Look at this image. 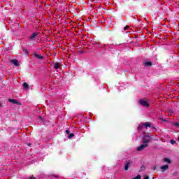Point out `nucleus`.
<instances>
[{
    "instance_id": "nucleus-1",
    "label": "nucleus",
    "mask_w": 179,
    "mask_h": 179,
    "mask_svg": "<svg viewBox=\"0 0 179 179\" xmlns=\"http://www.w3.org/2000/svg\"><path fill=\"white\" fill-rule=\"evenodd\" d=\"M153 135H146L145 134L143 137V142L144 143L145 145H148L150 141H152Z\"/></svg>"
},
{
    "instance_id": "nucleus-2",
    "label": "nucleus",
    "mask_w": 179,
    "mask_h": 179,
    "mask_svg": "<svg viewBox=\"0 0 179 179\" xmlns=\"http://www.w3.org/2000/svg\"><path fill=\"white\" fill-rule=\"evenodd\" d=\"M138 104L140 106H142L143 107H149L150 106V103H149V100L148 99H140L138 101Z\"/></svg>"
},
{
    "instance_id": "nucleus-3",
    "label": "nucleus",
    "mask_w": 179,
    "mask_h": 179,
    "mask_svg": "<svg viewBox=\"0 0 179 179\" xmlns=\"http://www.w3.org/2000/svg\"><path fill=\"white\" fill-rule=\"evenodd\" d=\"M150 122L141 123L138 125V131H141L143 128H150Z\"/></svg>"
},
{
    "instance_id": "nucleus-4",
    "label": "nucleus",
    "mask_w": 179,
    "mask_h": 179,
    "mask_svg": "<svg viewBox=\"0 0 179 179\" xmlns=\"http://www.w3.org/2000/svg\"><path fill=\"white\" fill-rule=\"evenodd\" d=\"M145 148H148V144H142L137 148V152H142Z\"/></svg>"
},
{
    "instance_id": "nucleus-5",
    "label": "nucleus",
    "mask_w": 179,
    "mask_h": 179,
    "mask_svg": "<svg viewBox=\"0 0 179 179\" xmlns=\"http://www.w3.org/2000/svg\"><path fill=\"white\" fill-rule=\"evenodd\" d=\"M37 36H38V32H34L30 36V40H36L37 38Z\"/></svg>"
},
{
    "instance_id": "nucleus-6",
    "label": "nucleus",
    "mask_w": 179,
    "mask_h": 179,
    "mask_svg": "<svg viewBox=\"0 0 179 179\" xmlns=\"http://www.w3.org/2000/svg\"><path fill=\"white\" fill-rule=\"evenodd\" d=\"M34 57H35V58H37L38 59H44V57H43L41 55L38 54V53H34Z\"/></svg>"
},
{
    "instance_id": "nucleus-7",
    "label": "nucleus",
    "mask_w": 179,
    "mask_h": 179,
    "mask_svg": "<svg viewBox=\"0 0 179 179\" xmlns=\"http://www.w3.org/2000/svg\"><path fill=\"white\" fill-rule=\"evenodd\" d=\"M9 103H13V104H20V102L17 101L16 99H8Z\"/></svg>"
},
{
    "instance_id": "nucleus-8",
    "label": "nucleus",
    "mask_w": 179,
    "mask_h": 179,
    "mask_svg": "<svg viewBox=\"0 0 179 179\" xmlns=\"http://www.w3.org/2000/svg\"><path fill=\"white\" fill-rule=\"evenodd\" d=\"M10 63L13 64V65H15V66H19V62L16 59L10 60Z\"/></svg>"
},
{
    "instance_id": "nucleus-9",
    "label": "nucleus",
    "mask_w": 179,
    "mask_h": 179,
    "mask_svg": "<svg viewBox=\"0 0 179 179\" xmlns=\"http://www.w3.org/2000/svg\"><path fill=\"white\" fill-rule=\"evenodd\" d=\"M129 164H131L130 162H127L125 163V164H124L125 171H127V170H128V169H129Z\"/></svg>"
},
{
    "instance_id": "nucleus-10",
    "label": "nucleus",
    "mask_w": 179,
    "mask_h": 179,
    "mask_svg": "<svg viewBox=\"0 0 179 179\" xmlns=\"http://www.w3.org/2000/svg\"><path fill=\"white\" fill-rule=\"evenodd\" d=\"M168 169H169V165H164L161 166V170L162 171V172L166 171V170H167Z\"/></svg>"
},
{
    "instance_id": "nucleus-11",
    "label": "nucleus",
    "mask_w": 179,
    "mask_h": 179,
    "mask_svg": "<svg viewBox=\"0 0 179 179\" xmlns=\"http://www.w3.org/2000/svg\"><path fill=\"white\" fill-rule=\"evenodd\" d=\"M61 66V63L57 62L55 64V69H59Z\"/></svg>"
},
{
    "instance_id": "nucleus-12",
    "label": "nucleus",
    "mask_w": 179,
    "mask_h": 179,
    "mask_svg": "<svg viewBox=\"0 0 179 179\" xmlns=\"http://www.w3.org/2000/svg\"><path fill=\"white\" fill-rule=\"evenodd\" d=\"M145 66H152V62H147L144 63Z\"/></svg>"
},
{
    "instance_id": "nucleus-13",
    "label": "nucleus",
    "mask_w": 179,
    "mask_h": 179,
    "mask_svg": "<svg viewBox=\"0 0 179 179\" xmlns=\"http://www.w3.org/2000/svg\"><path fill=\"white\" fill-rule=\"evenodd\" d=\"M73 136H75V134L73 133H71L68 135V138L71 139V138H73Z\"/></svg>"
},
{
    "instance_id": "nucleus-14",
    "label": "nucleus",
    "mask_w": 179,
    "mask_h": 179,
    "mask_svg": "<svg viewBox=\"0 0 179 179\" xmlns=\"http://www.w3.org/2000/svg\"><path fill=\"white\" fill-rule=\"evenodd\" d=\"M164 162H165L166 163H169V164L170 163H171V161H170V159L169 158L164 159Z\"/></svg>"
},
{
    "instance_id": "nucleus-15",
    "label": "nucleus",
    "mask_w": 179,
    "mask_h": 179,
    "mask_svg": "<svg viewBox=\"0 0 179 179\" xmlns=\"http://www.w3.org/2000/svg\"><path fill=\"white\" fill-rule=\"evenodd\" d=\"M23 86L24 89H29V85L27 83H24Z\"/></svg>"
},
{
    "instance_id": "nucleus-16",
    "label": "nucleus",
    "mask_w": 179,
    "mask_h": 179,
    "mask_svg": "<svg viewBox=\"0 0 179 179\" xmlns=\"http://www.w3.org/2000/svg\"><path fill=\"white\" fill-rule=\"evenodd\" d=\"M132 179H142V176L141 175H138L137 176L133 178Z\"/></svg>"
},
{
    "instance_id": "nucleus-17",
    "label": "nucleus",
    "mask_w": 179,
    "mask_h": 179,
    "mask_svg": "<svg viewBox=\"0 0 179 179\" xmlns=\"http://www.w3.org/2000/svg\"><path fill=\"white\" fill-rule=\"evenodd\" d=\"M38 120L41 121V122H44V119L41 117V116H39Z\"/></svg>"
},
{
    "instance_id": "nucleus-18",
    "label": "nucleus",
    "mask_w": 179,
    "mask_h": 179,
    "mask_svg": "<svg viewBox=\"0 0 179 179\" xmlns=\"http://www.w3.org/2000/svg\"><path fill=\"white\" fill-rule=\"evenodd\" d=\"M124 30L125 31H127V30H129V26L127 25L124 28Z\"/></svg>"
},
{
    "instance_id": "nucleus-19",
    "label": "nucleus",
    "mask_w": 179,
    "mask_h": 179,
    "mask_svg": "<svg viewBox=\"0 0 179 179\" xmlns=\"http://www.w3.org/2000/svg\"><path fill=\"white\" fill-rule=\"evenodd\" d=\"M173 125H175V127H179V122H175Z\"/></svg>"
},
{
    "instance_id": "nucleus-20",
    "label": "nucleus",
    "mask_w": 179,
    "mask_h": 179,
    "mask_svg": "<svg viewBox=\"0 0 179 179\" xmlns=\"http://www.w3.org/2000/svg\"><path fill=\"white\" fill-rule=\"evenodd\" d=\"M171 145H175L176 141L171 140Z\"/></svg>"
},
{
    "instance_id": "nucleus-21",
    "label": "nucleus",
    "mask_w": 179,
    "mask_h": 179,
    "mask_svg": "<svg viewBox=\"0 0 179 179\" xmlns=\"http://www.w3.org/2000/svg\"><path fill=\"white\" fill-rule=\"evenodd\" d=\"M29 179H37V178H36V177H34V176H30Z\"/></svg>"
},
{
    "instance_id": "nucleus-22",
    "label": "nucleus",
    "mask_w": 179,
    "mask_h": 179,
    "mask_svg": "<svg viewBox=\"0 0 179 179\" xmlns=\"http://www.w3.org/2000/svg\"><path fill=\"white\" fill-rule=\"evenodd\" d=\"M143 179H149V176H145Z\"/></svg>"
},
{
    "instance_id": "nucleus-23",
    "label": "nucleus",
    "mask_w": 179,
    "mask_h": 179,
    "mask_svg": "<svg viewBox=\"0 0 179 179\" xmlns=\"http://www.w3.org/2000/svg\"><path fill=\"white\" fill-rule=\"evenodd\" d=\"M66 134H67V135H69V130H66Z\"/></svg>"
},
{
    "instance_id": "nucleus-24",
    "label": "nucleus",
    "mask_w": 179,
    "mask_h": 179,
    "mask_svg": "<svg viewBox=\"0 0 179 179\" xmlns=\"http://www.w3.org/2000/svg\"><path fill=\"white\" fill-rule=\"evenodd\" d=\"M163 121H166L165 120H163Z\"/></svg>"
},
{
    "instance_id": "nucleus-25",
    "label": "nucleus",
    "mask_w": 179,
    "mask_h": 179,
    "mask_svg": "<svg viewBox=\"0 0 179 179\" xmlns=\"http://www.w3.org/2000/svg\"><path fill=\"white\" fill-rule=\"evenodd\" d=\"M178 141H179V137H178Z\"/></svg>"
},
{
    "instance_id": "nucleus-26",
    "label": "nucleus",
    "mask_w": 179,
    "mask_h": 179,
    "mask_svg": "<svg viewBox=\"0 0 179 179\" xmlns=\"http://www.w3.org/2000/svg\"><path fill=\"white\" fill-rule=\"evenodd\" d=\"M0 107H1V103H0Z\"/></svg>"
}]
</instances>
